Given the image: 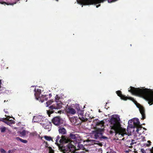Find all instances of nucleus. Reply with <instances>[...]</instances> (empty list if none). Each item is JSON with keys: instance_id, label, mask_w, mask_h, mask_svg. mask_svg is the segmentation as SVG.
Segmentation results:
<instances>
[{"instance_id": "0eeeda50", "label": "nucleus", "mask_w": 153, "mask_h": 153, "mask_svg": "<svg viewBox=\"0 0 153 153\" xmlns=\"http://www.w3.org/2000/svg\"><path fill=\"white\" fill-rule=\"evenodd\" d=\"M40 124L44 128L47 129L48 131H50L51 130V124L48 119H45L43 122L40 123Z\"/></svg>"}, {"instance_id": "dca6fc26", "label": "nucleus", "mask_w": 153, "mask_h": 153, "mask_svg": "<svg viewBox=\"0 0 153 153\" xmlns=\"http://www.w3.org/2000/svg\"><path fill=\"white\" fill-rule=\"evenodd\" d=\"M75 145V146H77L78 147V150L79 149H83L84 148V146L83 145L79 143H75L74 144Z\"/></svg>"}, {"instance_id": "c9c22d12", "label": "nucleus", "mask_w": 153, "mask_h": 153, "mask_svg": "<svg viewBox=\"0 0 153 153\" xmlns=\"http://www.w3.org/2000/svg\"><path fill=\"white\" fill-rule=\"evenodd\" d=\"M8 153H12L11 150H9L8 152Z\"/></svg>"}, {"instance_id": "473e14b6", "label": "nucleus", "mask_w": 153, "mask_h": 153, "mask_svg": "<svg viewBox=\"0 0 153 153\" xmlns=\"http://www.w3.org/2000/svg\"><path fill=\"white\" fill-rule=\"evenodd\" d=\"M0 3H1V4H7V5H8V4H7V3H6V2H0Z\"/></svg>"}, {"instance_id": "09e8293b", "label": "nucleus", "mask_w": 153, "mask_h": 153, "mask_svg": "<svg viewBox=\"0 0 153 153\" xmlns=\"http://www.w3.org/2000/svg\"><path fill=\"white\" fill-rule=\"evenodd\" d=\"M57 1H58V0H56Z\"/></svg>"}, {"instance_id": "4be33fe9", "label": "nucleus", "mask_w": 153, "mask_h": 153, "mask_svg": "<svg viewBox=\"0 0 153 153\" xmlns=\"http://www.w3.org/2000/svg\"><path fill=\"white\" fill-rule=\"evenodd\" d=\"M37 135V133L36 132H33L30 133V136H36Z\"/></svg>"}, {"instance_id": "393cba45", "label": "nucleus", "mask_w": 153, "mask_h": 153, "mask_svg": "<svg viewBox=\"0 0 153 153\" xmlns=\"http://www.w3.org/2000/svg\"><path fill=\"white\" fill-rule=\"evenodd\" d=\"M53 101H51V100H50V101H47V102H46V104H47V106H46L47 107H48V106L51 104V103H52Z\"/></svg>"}, {"instance_id": "8fccbe9b", "label": "nucleus", "mask_w": 153, "mask_h": 153, "mask_svg": "<svg viewBox=\"0 0 153 153\" xmlns=\"http://www.w3.org/2000/svg\"><path fill=\"white\" fill-rule=\"evenodd\" d=\"M1 94V92H0V94Z\"/></svg>"}, {"instance_id": "a878e982", "label": "nucleus", "mask_w": 153, "mask_h": 153, "mask_svg": "<svg viewBox=\"0 0 153 153\" xmlns=\"http://www.w3.org/2000/svg\"><path fill=\"white\" fill-rule=\"evenodd\" d=\"M0 151L1 153H6V151L3 149L1 148L0 149Z\"/></svg>"}, {"instance_id": "7ed1b4c3", "label": "nucleus", "mask_w": 153, "mask_h": 153, "mask_svg": "<svg viewBox=\"0 0 153 153\" xmlns=\"http://www.w3.org/2000/svg\"><path fill=\"white\" fill-rule=\"evenodd\" d=\"M119 120L120 118L117 115H115L112 116L110 122L111 124L112 125V126H111V129L113 130L114 131H111L110 133L112 134L115 132L117 136L118 134L119 135H120L121 137H123L125 134H127L125 128L119 127L120 125Z\"/></svg>"}, {"instance_id": "1a4fd4ad", "label": "nucleus", "mask_w": 153, "mask_h": 153, "mask_svg": "<svg viewBox=\"0 0 153 153\" xmlns=\"http://www.w3.org/2000/svg\"><path fill=\"white\" fill-rule=\"evenodd\" d=\"M45 118H43L41 116H37L33 117L32 122L33 123H40L44 121Z\"/></svg>"}, {"instance_id": "2eb2a0df", "label": "nucleus", "mask_w": 153, "mask_h": 153, "mask_svg": "<svg viewBox=\"0 0 153 153\" xmlns=\"http://www.w3.org/2000/svg\"><path fill=\"white\" fill-rule=\"evenodd\" d=\"M59 131L60 134H65L66 133V131L65 128L61 127L59 129Z\"/></svg>"}, {"instance_id": "bb28decb", "label": "nucleus", "mask_w": 153, "mask_h": 153, "mask_svg": "<svg viewBox=\"0 0 153 153\" xmlns=\"http://www.w3.org/2000/svg\"><path fill=\"white\" fill-rule=\"evenodd\" d=\"M147 142L148 143H149V144L147 145V146H149L150 145H151V143L150 141V140L148 141Z\"/></svg>"}, {"instance_id": "ea45409f", "label": "nucleus", "mask_w": 153, "mask_h": 153, "mask_svg": "<svg viewBox=\"0 0 153 153\" xmlns=\"http://www.w3.org/2000/svg\"><path fill=\"white\" fill-rule=\"evenodd\" d=\"M49 149H52L51 147H49Z\"/></svg>"}, {"instance_id": "a18cd8bd", "label": "nucleus", "mask_w": 153, "mask_h": 153, "mask_svg": "<svg viewBox=\"0 0 153 153\" xmlns=\"http://www.w3.org/2000/svg\"><path fill=\"white\" fill-rule=\"evenodd\" d=\"M6 102V100H5L4 101V102Z\"/></svg>"}, {"instance_id": "f704fd0d", "label": "nucleus", "mask_w": 153, "mask_h": 153, "mask_svg": "<svg viewBox=\"0 0 153 153\" xmlns=\"http://www.w3.org/2000/svg\"><path fill=\"white\" fill-rule=\"evenodd\" d=\"M1 80L0 79V88H1Z\"/></svg>"}, {"instance_id": "7c9ffc66", "label": "nucleus", "mask_w": 153, "mask_h": 153, "mask_svg": "<svg viewBox=\"0 0 153 153\" xmlns=\"http://www.w3.org/2000/svg\"><path fill=\"white\" fill-rule=\"evenodd\" d=\"M92 117V116H88V118H87L88 119H88L91 120V119H92V118H94L93 117Z\"/></svg>"}, {"instance_id": "f03ea898", "label": "nucleus", "mask_w": 153, "mask_h": 153, "mask_svg": "<svg viewBox=\"0 0 153 153\" xmlns=\"http://www.w3.org/2000/svg\"><path fill=\"white\" fill-rule=\"evenodd\" d=\"M130 88L131 89L128 90V92L133 94L143 97L148 101L150 105L153 104V89H140L132 86H130Z\"/></svg>"}, {"instance_id": "e433bc0d", "label": "nucleus", "mask_w": 153, "mask_h": 153, "mask_svg": "<svg viewBox=\"0 0 153 153\" xmlns=\"http://www.w3.org/2000/svg\"><path fill=\"white\" fill-rule=\"evenodd\" d=\"M100 4H99V5H97V6H96V7H98L99 6H100Z\"/></svg>"}, {"instance_id": "f257e3e1", "label": "nucleus", "mask_w": 153, "mask_h": 153, "mask_svg": "<svg viewBox=\"0 0 153 153\" xmlns=\"http://www.w3.org/2000/svg\"><path fill=\"white\" fill-rule=\"evenodd\" d=\"M76 140L75 135L72 133H70L68 135H62L59 141L60 143L62 145L67 144L64 146H59V149L64 152H68V151L74 152L75 146L74 144L76 143L75 142Z\"/></svg>"}, {"instance_id": "2f4dec72", "label": "nucleus", "mask_w": 153, "mask_h": 153, "mask_svg": "<svg viewBox=\"0 0 153 153\" xmlns=\"http://www.w3.org/2000/svg\"><path fill=\"white\" fill-rule=\"evenodd\" d=\"M101 138H102L103 139H107L108 138L106 137L105 136H102L101 137Z\"/></svg>"}, {"instance_id": "49530a36", "label": "nucleus", "mask_w": 153, "mask_h": 153, "mask_svg": "<svg viewBox=\"0 0 153 153\" xmlns=\"http://www.w3.org/2000/svg\"><path fill=\"white\" fill-rule=\"evenodd\" d=\"M89 122H91V120H89Z\"/></svg>"}, {"instance_id": "9b49d317", "label": "nucleus", "mask_w": 153, "mask_h": 153, "mask_svg": "<svg viewBox=\"0 0 153 153\" xmlns=\"http://www.w3.org/2000/svg\"><path fill=\"white\" fill-rule=\"evenodd\" d=\"M34 91L35 92L34 94V96L36 98L37 100H39V97H40L42 95L41 94V90L38 89L37 91L36 92V89L35 88Z\"/></svg>"}, {"instance_id": "9d476101", "label": "nucleus", "mask_w": 153, "mask_h": 153, "mask_svg": "<svg viewBox=\"0 0 153 153\" xmlns=\"http://www.w3.org/2000/svg\"><path fill=\"white\" fill-rule=\"evenodd\" d=\"M70 120L73 125H78L81 124V122L78 120L76 117H74L71 118Z\"/></svg>"}, {"instance_id": "6e6552de", "label": "nucleus", "mask_w": 153, "mask_h": 153, "mask_svg": "<svg viewBox=\"0 0 153 153\" xmlns=\"http://www.w3.org/2000/svg\"><path fill=\"white\" fill-rule=\"evenodd\" d=\"M52 122L55 125L58 126L62 123V119L59 116L54 117L52 120Z\"/></svg>"}, {"instance_id": "c85d7f7f", "label": "nucleus", "mask_w": 153, "mask_h": 153, "mask_svg": "<svg viewBox=\"0 0 153 153\" xmlns=\"http://www.w3.org/2000/svg\"><path fill=\"white\" fill-rule=\"evenodd\" d=\"M141 151L142 153H146L145 151L143 149H141Z\"/></svg>"}, {"instance_id": "a211bd4d", "label": "nucleus", "mask_w": 153, "mask_h": 153, "mask_svg": "<svg viewBox=\"0 0 153 153\" xmlns=\"http://www.w3.org/2000/svg\"><path fill=\"white\" fill-rule=\"evenodd\" d=\"M16 139L17 140H19L21 142H22L23 143H27V140L22 139V138H21L19 137H16Z\"/></svg>"}, {"instance_id": "6ab92c4d", "label": "nucleus", "mask_w": 153, "mask_h": 153, "mask_svg": "<svg viewBox=\"0 0 153 153\" xmlns=\"http://www.w3.org/2000/svg\"><path fill=\"white\" fill-rule=\"evenodd\" d=\"M44 137L45 139L48 141H50L51 140H52V138L51 137L45 136Z\"/></svg>"}, {"instance_id": "423d86ee", "label": "nucleus", "mask_w": 153, "mask_h": 153, "mask_svg": "<svg viewBox=\"0 0 153 153\" xmlns=\"http://www.w3.org/2000/svg\"><path fill=\"white\" fill-rule=\"evenodd\" d=\"M59 99V98L57 99L56 97V103L52 105H51L49 107V109L47 110V114L49 117H50L51 114L54 113L56 110L60 109L62 108V103L61 101H57Z\"/></svg>"}, {"instance_id": "c03bdc74", "label": "nucleus", "mask_w": 153, "mask_h": 153, "mask_svg": "<svg viewBox=\"0 0 153 153\" xmlns=\"http://www.w3.org/2000/svg\"><path fill=\"white\" fill-rule=\"evenodd\" d=\"M59 111H58V112H57V113H59Z\"/></svg>"}, {"instance_id": "a19ab883", "label": "nucleus", "mask_w": 153, "mask_h": 153, "mask_svg": "<svg viewBox=\"0 0 153 153\" xmlns=\"http://www.w3.org/2000/svg\"><path fill=\"white\" fill-rule=\"evenodd\" d=\"M133 143H133V142H132V143L130 144H131V145H132L133 144Z\"/></svg>"}, {"instance_id": "cd10ccee", "label": "nucleus", "mask_w": 153, "mask_h": 153, "mask_svg": "<svg viewBox=\"0 0 153 153\" xmlns=\"http://www.w3.org/2000/svg\"><path fill=\"white\" fill-rule=\"evenodd\" d=\"M0 120L1 121L4 123H5V122L6 121L5 120V119L4 118H1L0 119Z\"/></svg>"}, {"instance_id": "f8f14e48", "label": "nucleus", "mask_w": 153, "mask_h": 153, "mask_svg": "<svg viewBox=\"0 0 153 153\" xmlns=\"http://www.w3.org/2000/svg\"><path fill=\"white\" fill-rule=\"evenodd\" d=\"M132 122L133 121L132 120H130L129 121V122H130V123H132ZM133 123L134 125V127L135 126L138 127L140 125V122L138 119H134L133 121Z\"/></svg>"}, {"instance_id": "4c0bfd02", "label": "nucleus", "mask_w": 153, "mask_h": 153, "mask_svg": "<svg viewBox=\"0 0 153 153\" xmlns=\"http://www.w3.org/2000/svg\"><path fill=\"white\" fill-rule=\"evenodd\" d=\"M4 111L5 112V113H8V111H5L4 110Z\"/></svg>"}, {"instance_id": "58836bf2", "label": "nucleus", "mask_w": 153, "mask_h": 153, "mask_svg": "<svg viewBox=\"0 0 153 153\" xmlns=\"http://www.w3.org/2000/svg\"><path fill=\"white\" fill-rule=\"evenodd\" d=\"M45 144H46V145H48V143H47V142H45Z\"/></svg>"}, {"instance_id": "aec40b11", "label": "nucleus", "mask_w": 153, "mask_h": 153, "mask_svg": "<svg viewBox=\"0 0 153 153\" xmlns=\"http://www.w3.org/2000/svg\"><path fill=\"white\" fill-rule=\"evenodd\" d=\"M20 134L22 136L24 137L26 134V131L25 130H23L20 132Z\"/></svg>"}, {"instance_id": "79ce46f5", "label": "nucleus", "mask_w": 153, "mask_h": 153, "mask_svg": "<svg viewBox=\"0 0 153 153\" xmlns=\"http://www.w3.org/2000/svg\"><path fill=\"white\" fill-rule=\"evenodd\" d=\"M99 112H101V111H100V109H99Z\"/></svg>"}, {"instance_id": "ddd939ff", "label": "nucleus", "mask_w": 153, "mask_h": 153, "mask_svg": "<svg viewBox=\"0 0 153 153\" xmlns=\"http://www.w3.org/2000/svg\"><path fill=\"white\" fill-rule=\"evenodd\" d=\"M66 111L69 114H74L76 113V111L75 110L71 107H69L68 108L66 109Z\"/></svg>"}, {"instance_id": "4468645a", "label": "nucleus", "mask_w": 153, "mask_h": 153, "mask_svg": "<svg viewBox=\"0 0 153 153\" xmlns=\"http://www.w3.org/2000/svg\"><path fill=\"white\" fill-rule=\"evenodd\" d=\"M78 116H79V119L81 121H80L81 123L82 122H85L87 121L88 119L86 118H84L82 116V114L81 113H80L79 114H78Z\"/></svg>"}, {"instance_id": "de8ad7c7", "label": "nucleus", "mask_w": 153, "mask_h": 153, "mask_svg": "<svg viewBox=\"0 0 153 153\" xmlns=\"http://www.w3.org/2000/svg\"><path fill=\"white\" fill-rule=\"evenodd\" d=\"M80 111H81V112H82V111H81V110H80Z\"/></svg>"}, {"instance_id": "c756f323", "label": "nucleus", "mask_w": 153, "mask_h": 153, "mask_svg": "<svg viewBox=\"0 0 153 153\" xmlns=\"http://www.w3.org/2000/svg\"><path fill=\"white\" fill-rule=\"evenodd\" d=\"M4 119H5V121H10L9 120V118H8V117H6L5 118H4Z\"/></svg>"}, {"instance_id": "f3484780", "label": "nucleus", "mask_w": 153, "mask_h": 153, "mask_svg": "<svg viewBox=\"0 0 153 153\" xmlns=\"http://www.w3.org/2000/svg\"><path fill=\"white\" fill-rule=\"evenodd\" d=\"M48 98L46 97V95H42L39 98V100H40L42 102H44L45 100L47 101L48 100Z\"/></svg>"}, {"instance_id": "412c9836", "label": "nucleus", "mask_w": 153, "mask_h": 153, "mask_svg": "<svg viewBox=\"0 0 153 153\" xmlns=\"http://www.w3.org/2000/svg\"><path fill=\"white\" fill-rule=\"evenodd\" d=\"M61 137L59 135H58L56 137V143H57V144H59L58 142L59 143V144H60L59 142V141L61 139L60 138Z\"/></svg>"}, {"instance_id": "b1692460", "label": "nucleus", "mask_w": 153, "mask_h": 153, "mask_svg": "<svg viewBox=\"0 0 153 153\" xmlns=\"http://www.w3.org/2000/svg\"><path fill=\"white\" fill-rule=\"evenodd\" d=\"M6 124H7L8 125L10 126L11 124H12V123H13V121L12 120V122H11L10 121H6L5 123Z\"/></svg>"}, {"instance_id": "5701e85b", "label": "nucleus", "mask_w": 153, "mask_h": 153, "mask_svg": "<svg viewBox=\"0 0 153 153\" xmlns=\"http://www.w3.org/2000/svg\"><path fill=\"white\" fill-rule=\"evenodd\" d=\"M0 130L1 132H4L6 130V128L5 127H1L0 128Z\"/></svg>"}, {"instance_id": "20e7f679", "label": "nucleus", "mask_w": 153, "mask_h": 153, "mask_svg": "<svg viewBox=\"0 0 153 153\" xmlns=\"http://www.w3.org/2000/svg\"><path fill=\"white\" fill-rule=\"evenodd\" d=\"M116 93L117 95L120 97L121 99L124 100H126L128 99L132 101L137 105V107L139 108L140 114H141L142 118V119L144 120L146 118L145 114V110L144 108L139 104L133 98L131 97L126 96L123 95L120 91H116Z\"/></svg>"}, {"instance_id": "72a5a7b5", "label": "nucleus", "mask_w": 153, "mask_h": 153, "mask_svg": "<svg viewBox=\"0 0 153 153\" xmlns=\"http://www.w3.org/2000/svg\"><path fill=\"white\" fill-rule=\"evenodd\" d=\"M141 128H137V129L136 130V131L137 132H138V131H139V128L140 129H141Z\"/></svg>"}, {"instance_id": "39448f33", "label": "nucleus", "mask_w": 153, "mask_h": 153, "mask_svg": "<svg viewBox=\"0 0 153 153\" xmlns=\"http://www.w3.org/2000/svg\"><path fill=\"white\" fill-rule=\"evenodd\" d=\"M96 121V127L97 128V129L93 131V133L96 139L101 138L102 132L104 130V122L103 121H100L98 120Z\"/></svg>"}, {"instance_id": "37998d69", "label": "nucleus", "mask_w": 153, "mask_h": 153, "mask_svg": "<svg viewBox=\"0 0 153 153\" xmlns=\"http://www.w3.org/2000/svg\"><path fill=\"white\" fill-rule=\"evenodd\" d=\"M151 153H153V151H151Z\"/></svg>"}]
</instances>
